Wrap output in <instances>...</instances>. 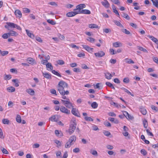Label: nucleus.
I'll return each mask as SVG.
<instances>
[{
  "label": "nucleus",
  "instance_id": "f257e3e1",
  "mask_svg": "<svg viewBox=\"0 0 158 158\" xmlns=\"http://www.w3.org/2000/svg\"><path fill=\"white\" fill-rule=\"evenodd\" d=\"M68 87V85L66 82L63 81H60L58 83L57 86V89L60 94L62 95H68L69 91L68 90H64V89H67Z\"/></svg>",
  "mask_w": 158,
  "mask_h": 158
},
{
  "label": "nucleus",
  "instance_id": "f03ea898",
  "mask_svg": "<svg viewBox=\"0 0 158 158\" xmlns=\"http://www.w3.org/2000/svg\"><path fill=\"white\" fill-rule=\"evenodd\" d=\"M77 123L75 120L71 122L69 130V133L70 135L72 134L74 132Z\"/></svg>",
  "mask_w": 158,
  "mask_h": 158
},
{
  "label": "nucleus",
  "instance_id": "7ed1b4c3",
  "mask_svg": "<svg viewBox=\"0 0 158 158\" xmlns=\"http://www.w3.org/2000/svg\"><path fill=\"white\" fill-rule=\"evenodd\" d=\"M60 110V111L63 113L67 114H70V110H68L67 108L64 106H61Z\"/></svg>",
  "mask_w": 158,
  "mask_h": 158
},
{
  "label": "nucleus",
  "instance_id": "20e7f679",
  "mask_svg": "<svg viewBox=\"0 0 158 158\" xmlns=\"http://www.w3.org/2000/svg\"><path fill=\"white\" fill-rule=\"evenodd\" d=\"M72 113L77 117H80V114L79 113L78 110L76 109V108H73L71 110Z\"/></svg>",
  "mask_w": 158,
  "mask_h": 158
},
{
  "label": "nucleus",
  "instance_id": "39448f33",
  "mask_svg": "<svg viewBox=\"0 0 158 158\" xmlns=\"http://www.w3.org/2000/svg\"><path fill=\"white\" fill-rule=\"evenodd\" d=\"M122 112L124 117H126L127 119L131 120L133 118V117L131 116L127 111H123Z\"/></svg>",
  "mask_w": 158,
  "mask_h": 158
},
{
  "label": "nucleus",
  "instance_id": "423d86ee",
  "mask_svg": "<svg viewBox=\"0 0 158 158\" xmlns=\"http://www.w3.org/2000/svg\"><path fill=\"white\" fill-rule=\"evenodd\" d=\"M94 55L96 57H102L105 56V53L102 51H100L98 52L94 53Z\"/></svg>",
  "mask_w": 158,
  "mask_h": 158
},
{
  "label": "nucleus",
  "instance_id": "0eeeda50",
  "mask_svg": "<svg viewBox=\"0 0 158 158\" xmlns=\"http://www.w3.org/2000/svg\"><path fill=\"white\" fill-rule=\"evenodd\" d=\"M16 28L17 30L20 31L22 30L19 26L13 23H10V28Z\"/></svg>",
  "mask_w": 158,
  "mask_h": 158
},
{
  "label": "nucleus",
  "instance_id": "6e6552de",
  "mask_svg": "<svg viewBox=\"0 0 158 158\" xmlns=\"http://www.w3.org/2000/svg\"><path fill=\"white\" fill-rule=\"evenodd\" d=\"M27 60L28 63L31 64L33 65L36 64V62L35 60L32 58H28L27 59Z\"/></svg>",
  "mask_w": 158,
  "mask_h": 158
},
{
  "label": "nucleus",
  "instance_id": "1a4fd4ad",
  "mask_svg": "<svg viewBox=\"0 0 158 158\" xmlns=\"http://www.w3.org/2000/svg\"><path fill=\"white\" fill-rule=\"evenodd\" d=\"M104 1L101 2V3L106 8H108L110 7V4L107 0H104Z\"/></svg>",
  "mask_w": 158,
  "mask_h": 158
},
{
  "label": "nucleus",
  "instance_id": "9d476101",
  "mask_svg": "<svg viewBox=\"0 0 158 158\" xmlns=\"http://www.w3.org/2000/svg\"><path fill=\"white\" fill-rule=\"evenodd\" d=\"M85 7V5L84 4H81L78 5L76 6V9H74L73 10L75 11L76 10H81L82 9Z\"/></svg>",
  "mask_w": 158,
  "mask_h": 158
},
{
  "label": "nucleus",
  "instance_id": "9b49d317",
  "mask_svg": "<svg viewBox=\"0 0 158 158\" xmlns=\"http://www.w3.org/2000/svg\"><path fill=\"white\" fill-rule=\"evenodd\" d=\"M15 14L16 16L18 17L19 18H21L22 17V13L21 11L18 9L15 10Z\"/></svg>",
  "mask_w": 158,
  "mask_h": 158
},
{
  "label": "nucleus",
  "instance_id": "f8f14e48",
  "mask_svg": "<svg viewBox=\"0 0 158 158\" xmlns=\"http://www.w3.org/2000/svg\"><path fill=\"white\" fill-rule=\"evenodd\" d=\"M12 81L14 86L17 87L19 86V82L18 79H12Z\"/></svg>",
  "mask_w": 158,
  "mask_h": 158
},
{
  "label": "nucleus",
  "instance_id": "ddd939ff",
  "mask_svg": "<svg viewBox=\"0 0 158 158\" xmlns=\"http://www.w3.org/2000/svg\"><path fill=\"white\" fill-rule=\"evenodd\" d=\"M78 13L76 12H69L66 14V15L68 17H72Z\"/></svg>",
  "mask_w": 158,
  "mask_h": 158
},
{
  "label": "nucleus",
  "instance_id": "4468645a",
  "mask_svg": "<svg viewBox=\"0 0 158 158\" xmlns=\"http://www.w3.org/2000/svg\"><path fill=\"white\" fill-rule=\"evenodd\" d=\"M148 36L156 44H158V40L156 38L152 35H148Z\"/></svg>",
  "mask_w": 158,
  "mask_h": 158
},
{
  "label": "nucleus",
  "instance_id": "2eb2a0df",
  "mask_svg": "<svg viewBox=\"0 0 158 158\" xmlns=\"http://www.w3.org/2000/svg\"><path fill=\"white\" fill-rule=\"evenodd\" d=\"M82 46L88 52L92 51L94 49L93 48H91L89 46L87 45H83Z\"/></svg>",
  "mask_w": 158,
  "mask_h": 158
},
{
  "label": "nucleus",
  "instance_id": "dca6fc26",
  "mask_svg": "<svg viewBox=\"0 0 158 158\" xmlns=\"http://www.w3.org/2000/svg\"><path fill=\"white\" fill-rule=\"evenodd\" d=\"M26 31L27 35L31 38L34 39L35 38V36L33 34L30 32V31L28 30H26Z\"/></svg>",
  "mask_w": 158,
  "mask_h": 158
},
{
  "label": "nucleus",
  "instance_id": "f3484780",
  "mask_svg": "<svg viewBox=\"0 0 158 158\" xmlns=\"http://www.w3.org/2000/svg\"><path fill=\"white\" fill-rule=\"evenodd\" d=\"M76 137L75 135H73L70 137L68 141L72 143L73 142H75L76 140Z\"/></svg>",
  "mask_w": 158,
  "mask_h": 158
},
{
  "label": "nucleus",
  "instance_id": "a211bd4d",
  "mask_svg": "<svg viewBox=\"0 0 158 158\" xmlns=\"http://www.w3.org/2000/svg\"><path fill=\"white\" fill-rule=\"evenodd\" d=\"M140 111L143 115H145L147 114V111L143 107L141 106L140 108Z\"/></svg>",
  "mask_w": 158,
  "mask_h": 158
},
{
  "label": "nucleus",
  "instance_id": "6ab92c4d",
  "mask_svg": "<svg viewBox=\"0 0 158 158\" xmlns=\"http://www.w3.org/2000/svg\"><path fill=\"white\" fill-rule=\"evenodd\" d=\"M43 75L44 77L47 79H51V75L48 73H44L43 72Z\"/></svg>",
  "mask_w": 158,
  "mask_h": 158
},
{
  "label": "nucleus",
  "instance_id": "aec40b11",
  "mask_svg": "<svg viewBox=\"0 0 158 158\" xmlns=\"http://www.w3.org/2000/svg\"><path fill=\"white\" fill-rule=\"evenodd\" d=\"M26 92L31 95H33L35 94L34 90L31 89H27Z\"/></svg>",
  "mask_w": 158,
  "mask_h": 158
},
{
  "label": "nucleus",
  "instance_id": "412c9836",
  "mask_svg": "<svg viewBox=\"0 0 158 158\" xmlns=\"http://www.w3.org/2000/svg\"><path fill=\"white\" fill-rule=\"evenodd\" d=\"M113 46L115 48H117L122 46V44L120 42H115L113 43Z\"/></svg>",
  "mask_w": 158,
  "mask_h": 158
},
{
  "label": "nucleus",
  "instance_id": "4be33fe9",
  "mask_svg": "<svg viewBox=\"0 0 158 158\" xmlns=\"http://www.w3.org/2000/svg\"><path fill=\"white\" fill-rule=\"evenodd\" d=\"M81 14H90L91 13L90 11L88 10H82L81 11Z\"/></svg>",
  "mask_w": 158,
  "mask_h": 158
},
{
  "label": "nucleus",
  "instance_id": "5701e85b",
  "mask_svg": "<svg viewBox=\"0 0 158 158\" xmlns=\"http://www.w3.org/2000/svg\"><path fill=\"white\" fill-rule=\"evenodd\" d=\"M106 78L108 79H110L112 77V75L109 73H107L105 74Z\"/></svg>",
  "mask_w": 158,
  "mask_h": 158
},
{
  "label": "nucleus",
  "instance_id": "b1692460",
  "mask_svg": "<svg viewBox=\"0 0 158 158\" xmlns=\"http://www.w3.org/2000/svg\"><path fill=\"white\" fill-rule=\"evenodd\" d=\"M18 35V34L16 31L10 30V36H16Z\"/></svg>",
  "mask_w": 158,
  "mask_h": 158
},
{
  "label": "nucleus",
  "instance_id": "393cba45",
  "mask_svg": "<svg viewBox=\"0 0 158 158\" xmlns=\"http://www.w3.org/2000/svg\"><path fill=\"white\" fill-rule=\"evenodd\" d=\"M49 119V120L52 122H56L57 121V119L56 118V116L55 115H54L50 117Z\"/></svg>",
  "mask_w": 158,
  "mask_h": 158
},
{
  "label": "nucleus",
  "instance_id": "a878e982",
  "mask_svg": "<svg viewBox=\"0 0 158 158\" xmlns=\"http://www.w3.org/2000/svg\"><path fill=\"white\" fill-rule=\"evenodd\" d=\"M10 36V32L4 34L2 36V37L4 39H7Z\"/></svg>",
  "mask_w": 158,
  "mask_h": 158
},
{
  "label": "nucleus",
  "instance_id": "bb28decb",
  "mask_svg": "<svg viewBox=\"0 0 158 158\" xmlns=\"http://www.w3.org/2000/svg\"><path fill=\"white\" fill-rule=\"evenodd\" d=\"M89 27L91 28H97L98 27V26L96 24H89Z\"/></svg>",
  "mask_w": 158,
  "mask_h": 158
},
{
  "label": "nucleus",
  "instance_id": "cd10ccee",
  "mask_svg": "<svg viewBox=\"0 0 158 158\" xmlns=\"http://www.w3.org/2000/svg\"><path fill=\"white\" fill-rule=\"evenodd\" d=\"M106 84L109 87L111 88L112 89H113L114 90L115 89V88L113 86L112 84L110 82H106Z\"/></svg>",
  "mask_w": 158,
  "mask_h": 158
},
{
  "label": "nucleus",
  "instance_id": "c85d7f7f",
  "mask_svg": "<svg viewBox=\"0 0 158 158\" xmlns=\"http://www.w3.org/2000/svg\"><path fill=\"white\" fill-rule=\"evenodd\" d=\"M16 121L19 123H21V116L19 115H17L16 118Z\"/></svg>",
  "mask_w": 158,
  "mask_h": 158
},
{
  "label": "nucleus",
  "instance_id": "c756f323",
  "mask_svg": "<svg viewBox=\"0 0 158 158\" xmlns=\"http://www.w3.org/2000/svg\"><path fill=\"white\" fill-rule=\"evenodd\" d=\"M137 47L139 50L142 51L144 52L148 53V51L143 47L141 46H138Z\"/></svg>",
  "mask_w": 158,
  "mask_h": 158
},
{
  "label": "nucleus",
  "instance_id": "7c9ffc66",
  "mask_svg": "<svg viewBox=\"0 0 158 158\" xmlns=\"http://www.w3.org/2000/svg\"><path fill=\"white\" fill-rule=\"evenodd\" d=\"M91 106L93 108H96L98 106V104L96 102H93L91 104Z\"/></svg>",
  "mask_w": 158,
  "mask_h": 158
},
{
  "label": "nucleus",
  "instance_id": "2f4dec72",
  "mask_svg": "<svg viewBox=\"0 0 158 158\" xmlns=\"http://www.w3.org/2000/svg\"><path fill=\"white\" fill-rule=\"evenodd\" d=\"M122 13L123 14L122 15L123 17L125 18L126 19L128 20L130 19V18L128 15L127 14L125 13L124 12H122Z\"/></svg>",
  "mask_w": 158,
  "mask_h": 158
},
{
  "label": "nucleus",
  "instance_id": "473e14b6",
  "mask_svg": "<svg viewBox=\"0 0 158 158\" xmlns=\"http://www.w3.org/2000/svg\"><path fill=\"white\" fill-rule=\"evenodd\" d=\"M52 72L54 74L57 76L59 77H61V75L59 73L57 72L55 70H52Z\"/></svg>",
  "mask_w": 158,
  "mask_h": 158
},
{
  "label": "nucleus",
  "instance_id": "72a5a7b5",
  "mask_svg": "<svg viewBox=\"0 0 158 158\" xmlns=\"http://www.w3.org/2000/svg\"><path fill=\"white\" fill-rule=\"evenodd\" d=\"M46 65L47 68H49L50 70H52L53 67L51 63H48L46 64Z\"/></svg>",
  "mask_w": 158,
  "mask_h": 158
},
{
  "label": "nucleus",
  "instance_id": "f704fd0d",
  "mask_svg": "<svg viewBox=\"0 0 158 158\" xmlns=\"http://www.w3.org/2000/svg\"><path fill=\"white\" fill-rule=\"evenodd\" d=\"M114 23L118 26H119L120 27H123V26L118 21L114 20Z\"/></svg>",
  "mask_w": 158,
  "mask_h": 158
},
{
  "label": "nucleus",
  "instance_id": "c9c22d12",
  "mask_svg": "<svg viewBox=\"0 0 158 158\" xmlns=\"http://www.w3.org/2000/svg\"><path fill=\"white\" fill-rule=\"evenodd\" d=\"M23 12L25 13H28L30 12V10L27 8H24L23 9Z\"/></svg>",
  "mask_w": 158,
  "mask_h": 158
},
{
  "label": "nucleus",
  "instance_id": "e433bc0d",
  "mask_svg": "<svg viewBox=\"0 0 158 158\" xmlns=\"http://www.w3.org/2000/svg\"><path fill=\"white\" fill-rule=\"evenodd\" d=\"M68 100L66 101L63 100H61V101L63 103L65 106L68 104H70L69 99H68Z\"/></svg>",
  "mask_w": 158,
  "mask_h": 158
},
{
  "label": "nucleus",
  "instance_id": "4c0bfd02",
  "mask_svg": "<svg viewBox=\"0 0 158 158\" xmlns=\"http://www.w3.org/2000/svg\"><path fill=\"white\" fill-rule=\"evenodd\" d=\"M47 22L48 23L51 24L52 25H55L56 24V23L55 22L52 20H51L50 19H49L47 20Z\"/></svg>",
  "mask_w": 158,
  "mask_h": 158
},
{
  "label": "nucleus",
  "instance_id": "58836bf2",
  "mask_svg": "<svg viewBox=\"0 0 158 158\" xmlns=\"http://www.w3.org/2000/svg\"><path fill=\"white\" fill-rule=\"evenodd\" d=\"M126 60H127L126 61L127 63L128 64H134V62L131 59H128L127 58H126L125 59Z\"/></svg>",
  "mask_w": 158,
  "mask_h": 158
},
{
  "label": "nucleus",
  "instance_id": "ea45409f",
  "mask_svg": "<svg viewBox=\"0 0 158 158\" xmlns=\"http://www.w3.org/2000/svg\"><path fill=\"white\" fill-rule=\"evenodd\" d=\"M110 104L112 105H114L115 107L119 108V107H121V106L118 104V103H115L113 101H112L110 102Z\"/></svg>",
  "mask_w": 158,
  "mask_h": 158
},
{
  "label": "nucleus",
  "instance_id": "a19ab883",
  "mask_svg": "<svg viewBox=\"0 0 158 158\" xmlns=\"http://www.w3.org/2000/svg\"><path fill=\"white\" fill-rule=\"evenodd\" d=\"M72 145V144L69 141L66 143L65 145V148H67L70 147L71 145Z\"/></svg>",
  "mask_w": 158,
  "mask_h": 158
},
{
  "label": "nucleus",
  "instance_id": "79ce46f5",
  "mask_svg": "<svg viewBox=\"0 0 158 158\" xmlns=\"http://www.w3.org/2000/svg\"><path fill=\"white\" fill-rule=\"evenodd\" d=\"M122 31L123 32L127 35L129 34L130 33V31L126 29H122Z\"/></svg>",
  "mask_w": 158,
  "mask_h": 158
},
{
  "label": "nucleus",
  "instance_id": "37998d69",
  "mask_svg": "<svg viewBox=\"0 0 158 158\" xmlns=\"http://www.w3.org/2000/svg\"><path fill=\"white\" fill-rule=\"evenodd\" d=\"M103 133L107 136H108L111 135L110 132L108 131H104L103 132Z\"/></svg>",
  "mask_w": 158,
  "mask_h": 158
},
{
  "label": "nucleus",
  "instance_id": "c03bdc74",
  "mask_svg": "<svg viewBox=\"0 0 158 158\" xmlns=\"http://www.w3.org/2000/svg\"><path fill=\"white\" fill-rule=\"evenodd\" d=\"M0 52L2 56H4L7 54L9 53V52L7 51H2L1 50V52Z\"/></svg>",
  "mask_w": 158,
  "mask_h": 158
},
{
  "label": "nucleus",
  "instance_id": "a18cd8bd",
  "mask_svg": "<svg viewBox=\"0 0 158 158\" xmlns=\"http://www.w3.org/2000/svg\"><path fill=\"white\" fill-rule=\"evenodd\" d=\"M111 1L114 4L118 5H119L120 4V2L118 0H111Z\"/></svg>",
  "mask_w": 158,
  "mask_h": 158
},
{
  "label": "nucleus",
  "instance_id": "49530a36",
  "mask_svg": "<svg viewBox=\"0 0 158 158\" xmlns=\"http://www.w3.org/2000/svg\"><path fill=\"white\" fill-rule=\"evenodd\" d=\"M2 122L3 124H8L9 123V121L7 119H2Z\"/></svg>",
  "mask_w": 158,
  "mask_h": 158
},
{
  "label": "nucleus",
  "instance_id": "de8ad7c7",
  "mask_svg": "<svg viewBox=\"0 0 158 158\" xmlns=\"http://www.w3.org/2000/svg\"><path fill=\"white\" fill-rule=\"evenodd\" d=\"M56 62L57 64L60 65L63 64H64V61L62 60H58Z\"/></svg>",
  "mask_w": 158,
  "mask_h": 158
},
{
  "label": "nucleus",
  "instance_id": "09e8293b",
  "mask_svg": "<svg viewBox=\"0 0 158 158\" xmlns=\"http://www.w3.org/2000/svg\"><path fill=\"white\" fill-rule=\"evenodd\" d=\"M1 150L4 154H8L9 153L8 152L3 148H1Z\"/></svg>",
  "mask_w": 158,
  "mask_h": 158
},
{
  "label": "nucleus",
  "instance_id": "8fccbe9b",
  "mask_svg": "<svg viewBox=\"0 0 158 158\" xmlns=\"http://www.w3.org/2000/svg\"><path fill=\"white\" fill-rule=\"evenodd\" d=\"M104 32L106 33H108L111 32V30L110 29L105 28L103 29Z\"/></svg>",
  "mask_w": 158,
  "mask_h": 158
},
{
  "label": "nucleus",
  "instance_id": "3c124183",
  "mask_svg": "<svg viewBox=\"0 0 158 158\" xmlns=\"http://www.w3.org/2000/svg\"><path fill=\"white\" fill-rule=\"evenodd\" d=\"M87 40L91 43L94 42L95 40L94 38L92 37H88V38L87 39Z\"/></svg>",
  "mask_w": 158,
  "mask_h": 158
},
{
  "label": "nucleus",
  "instance_id": "603ef678",
  "mask_svg": "<svg viewBox=\"0 0 158 158\" xmlns=\"http://www.w3.org/2000/svg\"><path fill=\"white\" fill-rule=\"evenodd\" d=\"M141 153L142 154L143 156H145L147 154V152L144 149H142L141 150Z\"/></svg>",
  "mask_w": 158,
  "mask_h": 158
},
{
  "label": "nucleus",
  "instance_id": "864d4df0",
  "mask_svg": "<svg viewBox=\"0 0 158 158\" xmlns=\"http://www.w3.org/2000/svg\"><path fill=\"white\" fill-rule=\"evenodd\" d=\"M104 124L106 127H111V124L110 123L107 121H106L104 122Z\"/></svg>",
  "mask_w": 158,
  "mask_h": 158
},
{
  "label": "nucleus",
  "instance_id": "5fc2aeb1",
  "mask_svg": "<svg viewBox=\"0 0 158 158\" xmlns=\"http://www.w3.org/2000/svg\"><path fill=\"white\" fill-rule=\"evenodd\" d=\"M85 119L86 121H93V119L90 117H89L87 116H85L84 118Z\"/></svg>",
  "mask_w": 158,
  "mask_h": 158
},
{
  "label": "nucleus",
  "instance_id": "6e6d98bb",
  "mask_svg": "<svg viewBox=\"0 0 158 158\" xmlns=\"http://www.w3.org/2000/svg\"><path fill=\"white\" fill-rule=\"evenodd\" d=\"M123 134L125 136H127L128 138L129 139H130V135L129 133L127 131H125V132L123 133Z\"/></svg>",
  "mask_w": 158,
  "mask_h": 158
},
{
  "label": "nucleus",
  "instance_id": "4d7b16f0",
  "mask_svg": "<svg viewBox=\"0 0 158 158\" xmlns=\"http://www.w3.org/2000/svg\"><path fill=\"white\" fill-rule=\"evenodd\" d=\"M90 153L92 155L95 156L98 155V153L96 150H91L90 151Z\"/></svg>",
  "mask_w": 158,
  "mask_h": 158
},
{
  "label": "nucleus",
  "instance_id": "13d9d810",
  "mask_svg": "<svg viewBox=\"0 0 158 158\" xmlns=\"http://www.w3.org/2000/svg\"><path fill=\"white\" fill-rule=\"evenodd\" d=\"M143 124L144 127L147 128L148 124L147 121L145 119L143 121Z\"/></svg>",
  "mask_w": 158,
  "mask_h": 158
},
{
  "label": "nucleus",
  "instance_id": "bf43d9fd",
  "mask_svg": "<svg viewBox=\"0 0 158 158\" xmlns=\"http://www.w3.org/2000/svg\"><path fill=\"white\" fill-rule=\"evenodd\" d=\"M10 72L13 73H15L17 74L18 71L17 70L15 69H10Z\"/></svg>",
  "mask_w": 158,
  "mask_h": 158
},
{
  "label": "nucleus",
  "instance_id": "052dcab7",
  "mask_svg": "<svg viewBox=\"0 0 158 158\" xmlns=\"http://www.w3.org/2000/svg\"><path fill=\"white\" fill-rule=\"evenodd\" d=\"M70 104H68L65 106L66 107H67L68 108H69V109L71 108V107H73V106L72 105V103L70 102Z\"/></svg>",
  "mask_w": 158,
  "mask_h": 158
},
{
  "label": "nucleus",
  "instance_id": "680f3d73",
  "mask_svg": "<svg viewBox=\"0 0 158 158\" xmlns=\"http://www.w3.org/2000/svg\"><path fill=\"white\" fill-rule=\"evenodd\" d=\"M153 4L156 7L158 8V2L157 1H155L153 0L152 1Z\"/></svg>",
  "mask_w": 158,
  "mask_h": 158
},
{
  "label": "nucleus",
  "instance_id": "e2e57ef3",
  "mask_svg": "<svg viewBox=\"0 0 158 158\" xmlns=\"http://www.w3.org/2000/svg\"><path fill=\"white\" fill-rule=\"evenodd\" d=\"M123 82L125 83H128L129 82V79L128 77L125 78L123 80Z\"/></svg>",
  "mask_w": 158,
  "mask_h": 158
},
{
  "label": "nucleus",
  "instance_id": "0e129e2a",
  "mask_svg": "<svg viewBox=\"0 0 158 158\" xmlns=\"http://www.w3.org/2000/svg\"><path fill=\"white\" fill-rule=\"evenodd\" d=\"M146 132L148 134V135H150L152 136H153V135L152 133V132L150 131L148 129H147L146 130Z\"/></svg>",
  "mask_w": 158,
  "mask_h": 158
},
{
  "label": "nucleus",
  "instance_id": "69168bd1",
  "mask_svg": "<svg viewBox=\"0 0 158 158\" xmlns=\"http://www.w3.org/2000/svg\"><path fill=\"white\" fill-rule=\"evenodd\" d=\"M110 52L112 55H114L117 53V52H115L113 49H110Z\"/></svg>",
  "mask_w": 158,
  "mask_h": 158
},
{
  "label": "nucleus",
  "instance_id": "338daca9",
  "mask_svg": "<svg viewBox=\"0 0 158 158\" xmlns=\"http://www.w3.org/2000/svg\"><path fill=\"white\" fill-rule=\"evenodd\" d=\"M80 150L78 148H76L73 150V152L75 153H78L79 152Z\"/></svg>",
  "mask_w": 158,
  "mask_h": 158
},
{
  "label": "nucleus",
  "instance_id": "774afa93",
  "mask_svg": "<svg viewBox=\"0 0 158 158\" xmlns=\"http://www.w3.org/2000/svg\"><path fill=\"white\" fill-rule=\"evenodd\" d=\"M153 61L156 63L158 64V58L157 57L153 56Z\"/></svg>",
  "mask_w": 158,
  "mask_h": 158
}]
</instances>
